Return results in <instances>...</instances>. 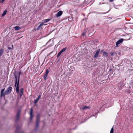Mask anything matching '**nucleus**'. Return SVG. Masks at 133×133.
<instances>
[{"mask_svg": "<svg viewBox=\"0 0 133 133\" xmlns=\"http://www.w3.org/2000/svg\"><path fill=\"white\" fill-rule=\"evenodd\" d=\"M41 97V95H39L38 97H37L39 99V98H40Z\"/></svg>", "mask_w": 133, "mask_h": 133, "instance_id": "nucleus-25", "label": "nucleus"}, {"mask_svg": "<svg viewBox=\"0 0 133 133\" xmlns=\"http://www.w3.org/2000/svg\"><path fill=\"white\" fill-rule=\"evenodd\" d=\"M20 96H21L23 93V88H22L20 89Z\"/></svg>", "mask_w": 133, "mask_h": 133, "instance_id": "nucleus-13", "label": "nucleus"}, {"mask_svg": "<svg viewBox=\"0 0 133 133\" xmlns=\"http://www.w3.org/2000/svg\"><path fill=\"white\" fill-rule=\"evenodd\" d=\"M43 23H41L38 26L37 28V30H39L40 28L43 25Z\"/></svg>", "mask_w": 133, "mask_h": 133, "instance_id": "nucleus-10", "label": "nucleus"}, {"mask_svg": "<svg viewBox=\"0 0 133 133\" xmlns=\"http://www.w3.org/2000/svg\"><path fill=\"white\" fill-rule=\"evenodd\" d=\"M14 28L16 30H20L21 29V28L19 26H17L14 27Z\"/></svg>", "mask_w": 133, "mask_h": 133, "instance_id": "nucleus-7", "label": "nucleus"}, {"mask_svg": "<svg viewBox=\"0 0 133 133\" xmlns=\"http://www.w3.org/2000/svg\"><path fill=\"white\" fill-rule=\"evenodd\" d=\"M123 41V39H121L118 41L116 43V46L117 47L118 46V45L122 43Z\"/></svg>", "mask_w": 133, "mask_h": 133, "instance_id": "nucleus-4", "label": "nucleus"}, {"mask_svg": "<svg viewBox=\"0 0 133 133\" xmlns=\"http://www.w3.org/2000/svg\"><path fill=\"white\" fill-rule=\"evenodd\" d=\"M61 54V53L59 52L58 54L57 57H58Z\"/></svg>", "mask_w": 133, "mask_h": 133, "instance_id": "nucleus-22", "label": "nucleus"}, {"mask_svg": "<svg viewBox=\"0 0 133 133\" xmlns=\"http://www.w3.org/2000/svg\"><path fill=\"white\" fill-rule=\"evenodd\" d=\"M4 91V89H2L1 90V95L2 96V95H3V94H4V93L3 94V92Z\"/></svg>", "mask_w": 133, "mask_h": 133, "instance_id": "nucleus-15", "label": "nucleus"}, {"mask_svg": "<svg viewBox=\"0 0 133 133\" xmlns=\"http://www.w3.org/2000/svg\"><path fill=\"white\" fill-rule=\"evenodd\" d=\"M100 50L99 49L96 52L94 57L95 58H96L97 57L99 54V52L100 51Z\"/></svg>", "mask_w": 133, "mask_h": 133, "instance_id": "nucleus-5", "label": "nucleus"}, {"mask_svg": "<svg viewBox=\"0 0 133 133\" xmlns=\"http://www.w3.org/2000/svg\"><path fill=\"white\" fill-rule=\"evenodd\" d=\"M50 21V19H46L44 20L42 22V23H43V25H44V23H46Z\"/></svg>", "mask_w": 133, "mask_h": 133, "instance_id": "nucleus-8", "label": "nucleus"}, {"mask_svg": "<svg viewBox=\"0 0 133 133\" xmlns=\"http://www.w3.org/2000/svg\"><path fill=\"white\" fill-rule=\"evenodd\" d=\"M21 72H19V74L20 75L21 74Z\"/></svg>", "mask_w": 133, "mask_h": 133, "instance_id": "nucleus-29", "label": "nucleus"}, {"mask_svg": "<svg viewBox=\"0 0 133 133\" xmlns=\"http://www.w3.org/2000/svg\"><path fill=\"white\" fill-rule=\"evenodd\" d=\"M39 99L38 98H37L34 101V103L35 104H36L39 101Z\"/></svg>", "mask_w": 133, "mask_h": 133, "instance_id": "nucleus-14", "label": "nucleus"}, {"mask_svg": "<svg viewBox=\"0 0 133 133\" xmlns=\"http://www.w3.org/2000/svg\"><path fill=\"white\" fill-rule=\"evenodd\" d=\"M5 0H2V1H1V2L2 3H3L4 2V1H5Z\"/></svg>", "mask_w": 133, "mask_h": 133, "instance_id": "nucleus-27", "label": "nucleus"}, {"mask_svg": "<svg viewBox=\"0 0 133 133\" xmlns=\"http://www.w3.org/2000/svg\"><path fill=\"white\" fill-rule=\"evenodd\" d=\"M53 52V51H52V52H51L50 53H49V54L48 55H47V56H49V55H50V54H51V53H52Z\"/></svg>", "mask_w": 133, "mask_h": 133, "instance_id": "nucleus-23", "label": "nucleus"}, {"mask_svg": "<svg viewBox=\"0 0 133 133\" xmlns=\"http://www.w3.org/2000/svg\"><path fill=\"white\" fill-rule=\"evenodd\" d=\"M66 49V48H64L63 49H62V50H61L60 51V52L61 53H62L63 52H64Z\"/></svg>", "mask_w": 133, "mask_h": 133, "instance_id": "nucleus-16", "label": "nucleus"}, {"mask_svg": "<svg viewBox=\"0 0 133 133\" xmlns=\"http://www.w3.org/2000/svg\"><path fill=\"white\" fill-rule=\"evenodd\" d=\"M8 49H9V50H11L12 49V48H10V47H8Z\"/></svg>", "mask_w": 133, "mask_h": 133, "instance_id": "nucleus-24", "label": "nucleus"}, {"mask_svg": "<svg viewBox=\"0 0 133 133\" xmlns=\"http://www.w3.org/2000/svg\"><path fill=\"white\" fill-rule=\"evenodd\" d=\"M15 78H16V81L15 82V86H16V85L17 86L16 89V91L18 93L19 91V88L18 87L19 79H18V81L17 83V78L16 77Z\"/></svg>", "mask_w": 133, "mask_h": 133, "instance_id": "nucleus-1", "label": "nucleus"}, {"mask_svg": "<svg viewBox=\"0 0 133 133\" xmlns=\"http://www.w3.org/2000/svg\"><path fill=\"white\" fill-rule=\"evenodd\" d=\"M115 54V52H113L111 53V55L110 56H111L113 55H114Z\"/></svg>", "mask_w": 133, "mask_h": 133, "instance_id": "nucleus-21", "label": "nucleus"}, {"mask_svg": "<svg viewBox=\"0 0 133 133\" xmlns=\"http://www.w3.org/2000/svg\"><path fill=\"white\" fill-rule=\"evenodd\" d=\"M49 72V71L48 69H46V70L45 74L48 75V73Z\"/></svg>", "mask_w": 133, "mask_h": 133, "instance_id": "nucleus-20", "label": "nucleus"}, {"mask_svg": "<svg viewBox=\"0 0 133 133\" xmlns=\"http://www.w3.org/2000/svg\"><path fill=\"white\" fill-rule=\"evenodd\" d=\"M7 12V10H5L4 11V12H3V13L2 14V16H4V15H6V14Z\"/></svg>", "mask_w": 133, "mask_h": 133, "instance_id": "nucleus-12", "label": "nucleus"}, {"mask_svg": "<svg viewBox=\"0 0 133 133\" xmlns=\"http://www.w3.org/2000/svg\"><path fill=\"white\" fill-rule=\"evenodd\" d=\"M63 14V12L62 11H59L57 14L55 15L56 17H58L61 16Z\"/></svg>", "mask_w": 133, "mask_h": 133, "instance_id": "nucleus-3", "label": "nucleus"}, {"mask_svg": "<svg viewBox=\"0 0 133 133\" xmlns=\"http://www.w3.org/2000/svg\"><path fill=\"white\" fill-rule=\"evenodd\" d=\"M103 56L105 57L107 56L108 55V54L105 52H103Z\"/></svg>", "mask_w": 133, "mask_h": 133, "instance_id": "nucleus-11", "label": "nucleus"}, {"mask_svg": "<svg viewBox=\"0 0 133 133\" xmlns=\"http://www.w3.org/2000/svg\"><path fill=\"white\" fill-rule=\"evenodd\" d=\"M32 112H33V110L32 108H31L30 109V119H31L32 117Z\"/></svg>", "mask_w": 133, "mask_h": 133, "instance_id": "nucleus-6", "label": "nucleus"}, {"mask_svg": "<svg viewBox=\"0 0 133 133\" xmlns=\"http://www.w3.org/2000/svg\"><path fill=\"white\" fill-rule=\"evenodd\" d=\"M113 0H109V1L110 2H111Z\"/></svg>", "mask_w": 133, "mask_h": 133, "instance_id": "nucleus-28", "label": "nucleus"}, {"mask_svg": "<svg viewBox=\"0 0 133 133\" xmlns=\"http://www.w3.org/2000/svg\"><path fill=\"white\" fill-rule=\"evenodd\" d=\"M89 108V107H87V106H85V107H83L82 108V109H83V110H84V109H86L87 108Z\"/></svg>", "mask_w": 133, "mask_h": 133, "instance_id": "nucleus-18", "label": "nucleus"}, {"mask_svg": "<svg viewBox=\"0 0 133 133\" xmlns=\"http://www.w3.org/2000/svg\"><path fill=\"white\" fill-rule=\"evenodd\" d=\"M12 88L11 87H9L5 91L4 93V94H3V95H6L10 93L12 91Z\"/></svg>", "mask_w": 133, "mask_h": 133, "instance_id": "nucleus-2", "label": "nucleus"}, {"mask_svg": "<svg viewBox=\"0 0 133 133\" xmlns=\"http://www.w3.org/2000/svg\"><path fill=\"white\" fill-rule=\"evenodd\" d=\"M114 133V129L113 127L111 129L110 133Z\"/></svg>", "mask_w": 133, "mask_h": 133, "instance_id": "nucleus-19", "label": "nucleus"}, {"mask_svg": "<svg viewBox=\"0 0 133 133\" xmlns=\"http://www.w3.org/2000/svg\"><path fill=\"white\" fill-rule=\"evenodd\" d=\"M82 35L83 36H84V35H85V34L84 33H83L82 34Z\"/></svg>", "mask_w": 133, "mask_h": 133, "instance_id": "nucleus-26", "label": "nucleus"}, {"mask_svg": "<svg viewBox=\"0 0 133 133\" xmlns=\"http://www.w3.org/2000/svg\"><path fill=\"white\" fill-rule=\"evenodd\" d=\"M3 50L2 49L0 50V57L3 54Z\"/></svg>", "mask_w": 133, "mask_h": 133, "instance_id": "nucleus-9", "label": "nucleus"}, {"mask_svg": "<svg viewBox=\"0 0 133 133\" xmlns=\"http://www.w3.org/2000/svg\"><path fill=\"white\" fill-rule=\"evenodd\" d=\"M47 76H48V75L45 74L44 75L43 77L44 78V80L46 79V78L47 77Z\"/></svg>", "mask_w": 133, "mask_h": 133, "instance_id": "nucleus-17", "label": "nucleus"}]
</instances>
